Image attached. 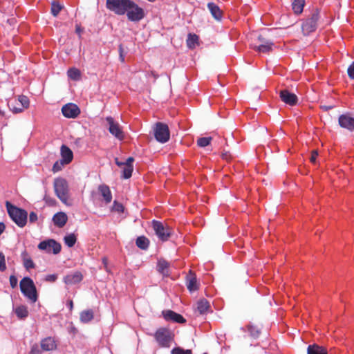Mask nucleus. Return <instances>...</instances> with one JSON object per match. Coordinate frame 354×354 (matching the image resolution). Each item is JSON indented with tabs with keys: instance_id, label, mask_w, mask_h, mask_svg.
<instances>
[{
	"instance_id": "f257e3e1",
	"label": "nucleus",
	"mask_w": 354,
	"mask_h": 354,
	"mask_svg": "<svg viewBox=\"0 0 354 354\" xmlns=\"http://www.w3.org/2000/svg\"><path fill=\"white\" fill-rule=\"evenodd\" d=\"M53 187L55 195L65 205L70 206L71 202L69 200V188L67 181L62 178L54 180Z\"/></svg>"
},
{
	"instance_id": "f03ea898",
	"label": "nucleus",
	"mask_w": 354,
	"mask_h": 354,
	"mask_svg": "<svg viewBox=\"0 0 354 354\" xmlns=\"http://www.w3.org/2000/svg\"><path fill=\"white\" fill-rule=\"evenodd\" d=\"M6 206L11 219L20 227H23L27 223L28 213L26 210L19 208L10 202L6 201Z\"/></svg>"
},
{
	"instance_id": "7ed1b4c3",
	"label": "nucleus",
	"mask_w": 354,
	"mask_h": 354,
	"mask_svg": "<svg viewBox=\"0 0 354 354\" xmlns=\"http://www.w3.org/2000/svg\"><path fill=\"white\" fill-rule=\"evenodd\" d=\"M153 337L158 346L162 348H169L174 339V334L167 328H160L156 330Z\"/></svg>"
},
{
	"instance_id": "20e7f679",
	"label": "nucleus",
	"mask_w": 354,
	"mask_h": 354,
	"mask_svg": "<svg viewBox=\"0 0 354 354\" xmlns=\"http://www.w3.org/2000/svg\"><path fill=\"white\" fill-rule=\"evenodd\" d=\"M20 290L25 297L32 303L37 301L38 296L33 281L28 277H24L19 283Z\"/></svg>"
},
{
	"instance_id": "39448f33",
	"label": "nucleus",
	"mask_w": 354,
	"mask_h": 354,
	"mask_svg": "<svg viewBox=\"0 0 354 354\" xmlns=\"http://www.w3.org/2000/svg\"><path fill=\"white\" fill-rule=\"evenodd\" d=\"M132 1L131 0H106V7L118 15H124Z\"/></svg>"
},
{
	"instance_id": "423d86ee",
	"label": "nucleus",
	"mask_w": 354,
	"mask_h": 354,
	"mask_svg": "<svg viewBox=\"0 0 354 354\" xmlns=\"http://www.w3.org/2000/svg\"><path fill=\"white\" fill-rule=\"evenodd\" d=\"M152 227L158 237L162 241H166L170 237L172 230L167 225H165L162 222L153 220Z\"/></svg>"
},
{
	"instance_id": "0eeeda50",
	"label": "nucleus",
	"mask_w": 354,
	"mask_h": 354,
	"mask_svg": "<svg viewBox=\"0 0 354 354\" xmlns=\"http://www.w3.org/2000/svg\"><path fill=\"white\" fill-rule=\"evenodd\" d=\"M154 136L157 141L165 143L169 140L170 133L167 124L157 122L154 127Z\"/></svg>"
},
{
	"instance_id": "6e6552de",
	"label": "nucleus",
	"mask_w": 354,
	"mask_h": 354,
	"mask_svg": "<svg viewBox=\"0 0 354 354\" xmlns=\"http://www.w3.org/2000/svg\"><path fill=\"white\" fill-rule=\"evenodd\" d=\"M125 14L129 21L134 22L140 21L145 17L144 10L134 1H132Z\"/></svg>"
},
{
	"instance_id": "1a4fd4ad",
	"label": "nucleus",
	"mask_w": 354,
	"mask_h": 354,
	"mask_svg": "<svg viewBox=\"0 0 354 354\" xmlns=\"http://www.w3.org/2000/svg\"><path fill=\"white\" fill-rule=\"evenodd\" d=\"M319 19V12L315 10L311 15L310 18L306 19L301 26L304 35H308L314 32L317 28V23Z\"/></svg>"
},
{
	"instance_id": "9d476101",
	"label": "nucleus",
	"mask_w": 354,
	"mask_h": 354,
	"mask_svg": "<svg viewBox=\"0 0 354 354\" xmlns=\"http://www.w3.org/2000/svg\"><path fill=\"white\" fill-rule=\"evenodd\" d=\"M38 248L44 250L48 253L53 252L55 254H59L61 251V244L54 239H48L40 242Z\"/></svg>"
},
{
	"instance_id": "9b49d317",
	"label": "nucleus",
	"mask_w": 354,
	"mask_h": 354,
	"mask_svg": "<svg viewBox=\"0 0 354 354\" xmlns=\"http://www.w3.org/2000/svg\"><path fill=\"white\" fill-rule=\"evenodd\" d=\"M106 121L108 123V129L109 133L117 139L122 140L124 138V133L120 124L118 122H115L111 116L106 117Z\"/></svg>"
},
{
	"instance_id": "f8f14e48",
	"label": "nucleus",
	"mask_w": 354,
	"mask_h": 354,
	"mask_svg": "<svg viewBox=\"0 0 354 354\" xmlns=\"http://www.w3.org/2000/svg\"><path fill=\"white\" fill-rule=\"evenodd\" d=\"M62 113L67 118H75L80 114V109L75 104L68 103L62 106Z\"/></svg>"
},
{
	"instance_id": "ddd939ff",
	"label": "nucleus",
	"mask_w": 354,
	"mask_h": 354,
	"mask_svg": "<svg viewBox=\"0 0 354 354\" xmlns=\"http://www.w3.org/2000/svg\"><path fill=\"white\" fill-rule=\"evenodd\" d=\"M339 125L350 131H354V118L350 113L342 114L338 118Z\"/></svg>"
},
{
	"instance_id": "4468645a",
	"label": "nucleus",
	"mask_w": 354,
	"mask_h": 354,
	"mask_svg": "<svg viewBox=\"0 0 354 354\" xmlns=\"http://www.w3.org/2000/svg\"><path fill=\"white\" fill-rule=\"evenodd\" d=\"M186 286L190 292H195L199 289L200 283L197 280L196 275L192 270L186 276Z\"/></svg>"
},
{
	"instance_id": "2eb2a0df",
	"label": "nucleus",
	"mask_w": 354,
	"mask_h": 354,
	"mask_svg": "<svg viewBox=\"0 0 354 354\" xmlns=\"http://www.w3.org/2000/svg\"><path fill=\"white\" fill-rule=\"evenodd\" d=\"M279 96L282 102L290 106H295L297 104V96L290 93L287 89L281 90L279 92Z\"/></svg>"
},
{
	"instance_id": "dca6fc26",
	"label": "nucleus",
	"mask_w": 354,
	"mask_h": 354,
	"mask_svg": "<svg viewBox=\"0 0 354 354\" xmlns=\"http://www.w3.org/2000/svg\"><path fill=\"white\" fill-rule=\"evenodd\" d=\"M258 39L261 44L259 46H254V50L263 53H269L272 50L273 42L265 39L261 35L258 37Z\"/></svg>"
},
{
	"instance_id": "f3484780",
	"label": "nucleus",
	"mask_w": 354,
	"mask_h": 354,
	"mask_svg": "<svg viewBox=\"0 0 354 354\" xmlns=\"http://www.w3.org/2000/svg\"><path fill=\"white\" fill-rule=\"evenodd\" d=\"M162 315L164 319L167 321H173L174 322L180 324L186 322V319L181 315L171 310L162 311Z\"/></svg>"
},
{
	"instance_id": "a211bd4d",
	"label": "nucleus",
	"mask_w": 354,
	"mask_h": 354,
	"mask_svg": "<svg viewBox=\"0 0 354 354\" xmlns=\"http://www.w3.org/2000/svg\"><path fill=\"white\" fill-rule=\"evenodd\" d=\"M41 348L44 351H51L57 348V344L55 340L51 337H46L41 341Z\"/></svg>"
},
{
	"instance_id": "6ab92c4d",
	"label": "nucleus",
	"mask_w": 354,
	"mask_h": 354,
	"mask_svg": "<svg viewBox=\"0 0 354 354\" xmlns=\"http://www.w3.org/2000/svg\"><path fill=\"white\" fill-rule=\"evenodd\" d=\"M83 276L80 272H75L64 277V281L66 284L73 285L80 282Z\"/></svg>"
},
{
	"instance_id": "aec40b11",
	"label": "nucleus",
	"mask_w": 354,
	"mask_h": 354,
	"mask_svg": "<svg viewBox=\"0 0 354 354\" xmlns=\"http://www.w3.org/2000/svg\"><path fill=\"white\" fill-rule=\"evenodd\" d=\"M61 156L62 162L66 165L69 164L73 158V151L70 148L64 145L61 147Z\"/></svg>"
},
{
	"instance_id": "412c9836",
	"label": "nucleus",
	"mask_w": 354,
	"mask_h": 354,
	"mask_svg": "<svg viewBox=\"0 0 354 354\" xmlns=\"http://www.w3.org/2000/svg\"><path fill=\"white\" fill-rule=\"evenodd\" d=\"M68 221V216L64 212H58L53 216V221L58 227H63Z\"/></svg>"
},
{
	"instance_id": "4be33fe9",
	"label": "nucleus",
	"mask_w": 354,
	"mask_h": 354,
	"mask_svg": "<svg viewBox=\"0 0 354 354\" xmlns=\"http://www.w3.org/2000/svg\"><path fill=\"white\" fill-rule=\"evenodd\" d=\"M307 354H328L327 348L317 344H310L307 348Z\"/></svg>"
},
{
	"instance_id": "5701e85b",
	"label": "nucleus",
	"mask_w": 354,
	"mask_h": 354,
	"mask_svg": "<svg viewBox=\"0 0 354 354\" xmlns=\"http://www.w3.org/2000/svg\"><path fill=\"white\" fill-rule=\"evenodd\" d=\"M98 190L100 192L106 203H111L112 200V194L109 186L106 185H101L99 186Z\"/></svg>"
},
{
	"instance_id": "b1692460",
	"label": "nucleus",
	"mask_w": 354,
	"mask_h": 354,
	"mask_svg": "<svg viewBox=\"0 0 354 354\" xmlns=\"http://www.w3.org/2000/svg\"><path fill=\"white\" fill-rule=\"evenodd\" d=\"M209 308V303L205 299H201L197 302V311L200 315L207 313Z\"/></svg>"
},
{
	"instance_id": "393cba45",
	"label": "nucleus",
	"mask_w": 354,
	"mask_h": 354,
	"mask_svg": "<svg viewBox=\"0 0 354 354\" xmlns=\"http://www.w3.org/2000/svg\"><path fill=\"white\" fill-rule=\"evenodd\" d=\"M207 7L211 14L216 19L219 20L222 18V11L217 5L214 3H209Z\"/></svg>"
},
{
	"instance_id": "a878e982",
	"label": "nucleus",
	"mask_w": 354,
	"mask_h": 354,
	"mask_svg": "<svg viewBox=\"0 0 354 354\" xmlns=\"http://www.w3.org/2000/svg\"><path fill=\"white\" fill-rule=\"evenodd\" d=\"M169 263L164 260L160 259L158 262L157 268L158 271L161 273L164 276H168L169 275Z\"/></svg>"
},
{
	"instance_id": "bb28decb",
	"label": "nucleus",
	"mask_w": 354,
	"mask_h": 354,
	"mask_svg": "<svg viewBox=\"0 0 354 354\" xmlns=\"http://www.w3.org/2000/svg\"><path fill=\"white\" fill-rule=\"evenodd\" d=\"M94 317V313L92 310H86L81 312L80 319L83 323H88Z\"/></svg>"
},
{
	"instance_id": "cd10ccee",
	"label": "nucleus",
	"mask_w": 354,
	"mask_h": 354,
	"mask_svg": "<svg viewBox=\"0 0 354 354\" xmlns=\"http://www.w3.org/2000/svg\"><path fill=\"white\" fill-rule=\"evenodd\" d=\"M15 313L18 318L25 319L28 316V310L27 306L21 305L15 308Z\"/></svg>"
},
{
	"instance_id": "c85d7f7f",
	"label": "nucleus",
	"mask_w": 354,
	"mask_h": 354,
	"mask_svg": "<svg viewBox=\"0 0 354 354\" xmlns=\"http://www.w3.org/2000/svg\"><path fill=\"white\" fill-rule=\"evenodd\" d=\"M305 5L304 0H294L292 3V8L296 15H299L303 12Z\"/></svg>"
},
{
	"instance_id": "c756f323",
	"label": "nucleus",
	"mask_w": 354,
	"mask_h": 354,
	"mask_svg": "<svg viewBox=\"0 0 354 354\" xmlns=\"http://www.w3.org/2000/svg\"><path fill=\"white\" fill-rule=\"evenodd\" d=\"M136 243L139 248L142 250H147L149 245V241L147 237L140 236L137 238Z\"/></svg>"
},
{
	"instance_id": "7c9ffc66",
	"label": "nucleus",
	"mask_w": 354,
	"mask_h": 354,
	"mask_svg": "<svg viewBox=\"0 0 354 354\" xmlns=\"http://www.w3.org/2000/svg\"><path fill=\"white\" fill-rule=\"evenodd\" d=\"M64 243L69 248L74 246L77 241V236L75 234L71 233L64 236Z\"/></svg>"
},
{
	"instance_id": "2f4dec72",
	"label": "nucleus",
	"mask_w": 354,
	"mask_h": 354,
	"mask_svg": "<svg viewBox=\"0 0 354 354\" xmlns=\"http://www.w3.org/2000/svg\"><path fill=\"white\" fill-rule=\"evenodd\" d=\"M69 78L73 80H78L81 77V73L79 69L71 68L67 72Z\"/></svg>"
},
{
	"instance_id": "473e14b6",
	"label": "nucleus",
	"mask_w": 354,
	"mask_h": 354,
	"mask_svg": "<svg viewBox=\"0 0 354 354\" xmlns=\"http://www.w3.org/2000/svg\"><path fill=\"white\" fill-rule=\"evenodd\" d=\"M198 37L195 34H189L187 39V45L189 48H194L198 43Z\"/></svg>"
},
{
	"instance_id": "72a5a7b5",
	"label": "nucleus",
	"mask_w": 354,
	"mask_h": 354,
	"mask_svg": "<svg viewBox=\"0 0 354 354\" xmlns=\"http://www.w3.org/2000/svg\"><path fill=\"white\" fill-rule=\"evenodd\" d=\"M133 170V165H124L123 166V169H122V177L123 178H124V179L129 178L131 176V175H132Z\"/></svg>"
},
{
	"instance_id": "f704fd0d",
	"label": "nucleus",
	"mask_w": 354,
	"mask_h": 354,
	"mask_svg": "<svg viewBox=\"0 0 354 354\" xmlns=\"http://www.w3.org/2000/svg\"><path fill=\"white\" fill-rule=\"evenodd\" d=\"M248 330L250 335L254 338H257L261 333V329L258 326L250 325L248 326Z\"/></svg>"
},
{
	"instance_id": "c9c22d12",
	"label": "nucleus",
	"mask_w": 354,
	"mask_h": 354,
	"mask_svg": "<svg viewBox=\"0 0 354 354\" xmlns=\"http://www.w3.org/2000/svg\"><path fill=\"white\" fill-rule=\"evenodd\" d=\"M212 140V137L200 138L197 140V145L201 147H205L210 144Z\"/></svg>"
},
{
	"instance_id": "e433bc0d",
	"label": "nucleus",
	"mask_w": 354,
	"mask_h": 354,
	"mask_svg": "<svg viewBox=\"0 0 354 354\" xmlns=\"http://www.w3.org/2000/svg\"><path fill=\"white\" fill-rule=\"evenodd\" d=\"M62 9V6L58 2L53 1L52 3L51 13L53 16H55V17L57 16Z\"/></svg>"
},
{
	"instance_id": "4c0bfd02",
	"label": "nucleus",
	"mask_w": 354,
	"mask_h": 354,
	"mask_svg": "<svg viewBox=\"0 0 354 354\" xmlns=\"http://www.w3.org/2000/svg\"><path fill=\"white\" fill-rule=\"evenodd\" d=\"M18 101L21 104L23 109H27L29 106L30 101L26 95H21L18 96Z\"/></svg>"
},
{
	"instance_id": "58836bf2",
	"label": "nucleus",
	"mask_w": 354,
	"mask_h": 354,
	"mask_svg": "<svg viewBox=\"0 0 354 354\" xmlns=\"http://www.w3.org/2000/svg\"><path fill=\"white\" fill-rule=\"evenodd\" d=\"M171 354H192V351L190 349L185 350L180 347H176L171 351Z\"/></svg>"
},
{
	"instance_id": "ea45409f",
	"label": "nucleus",
	"mask_w": 354,
	"mask_h": 354,
	"mask_svg": "<svg viewBox=\"0 0 354 354\" xmlns=\"http://www.w3.org/2000/svg\"><path fill=\"white\" fill-rule=\"evenodd\" d=\"M112 211L117 212L118 213L123 212L124 206L122 205V204L115 201L113 204Z\"/></svg>"
},
{
	"instance_id": "a19ab883",
	"label": "nucleus",
	"mask_w": 354,
	"mask_h": 354,
	"mask_svg": "<svg viewBox=\"0 0 354 354\" xmlns=\"http://www.w3.org/2000/svg\"><path fill=\"white\" fill-rule=\"evenodd\" d=\"M8 106L10 109L14 113H19L24 111L23 108L16 106L15 104L12 102H8Z\"/></svg>"
},
{
	"instance_id": "79ce46f5",
	"label": "nucleus",
	"mask_w": 354,
	"mask_h": 354,
	"mask_svg": "<svg viewBox=\"0 0 354 354\" xmlns=\"http://www.w3.org/2000/svg\"><path fill=\"white\" fill-rule=\"evenodd\" d=\"M24 268L27 270H30V269H33L35 268V264L32 260V259H25V261L23 262Z\"/></svg>"
},
{
	"instance_id": "37998d69",
	"label": "nucleus",
	"mask_w": 354,
	"mask_h": 354,
	"mask_svg": "<svg viewBox=\"0 0 354 354\" xmlns=\"http://www.w3.org/2000/svg\"><path fill=\"white\" fill-rule=\"evenodd\" d=\"M6 270L5 255L0 252V271L3 272Z\"/></svg>"
},
{
	"instance_id": "c03bdc74",
	"label": "nucleus",
	"mask_w": 354,
	"mask_h": 354,
	"mask_svg": "<svg viewBox=\"0 0 354 354\" xmlns=\"http://www.w3.org/2000/svg\"><path fill=\"white\" fill-rule=\"evenodd\" d=\"M29 354H42V350L39 348L38 344H35L31 346Z\"/></svg>"
},
{
	"instance_id": "a18cd8bd",
	"label": "nucleus",
	"mask_w": 354,
	"mask_h": 354,
	"mask_svg": "<svg viewBox=\"0 0 354 354\" xmlns=\"http://www.w3.org/2000/svg\"><path fill=\"white\" fill-rule=\"evenodd\" d=\"M63 165H66L65 163L62 162V160H61L60 162L57 161L55 162L53 167V171L54 173L57 172L62 169V167Z\"/></svg>"
},
{
	"instance_id": "49530a36",
	"label": "nucleus",
	"mask_w": 354,
	"mask_h": 354,
	"mask_svg": "<svg viewBox=\"0 0 354 354\" xmlns=\"http://www.w3.org/2000/svg\"><path fill=\"white\" fill-rule=\"evenodd\" d=\"M347 73H348V77L351 79L354 80V61L348 66V68L347 69Z\"/></svg>"
},
{
	"instance_id": "de8ad7c7",
	"label": "nucleus",
	"mask_w": 354,
	"mask_h": 354,
	"mask_svg": "<svg viewBox=\"0 0 354 354\" xmlns=\"http://www.w3.org/2000/svg\"><path fill=\"white\" fill-rule=\"evenodd\" d=\"M57 279V274H48L45 277V281L48 282H55Z\"/></svg>"
},
{
	"instance_id": "09e8293b",
	"label": "nucleus",
	"mask_w": 354,
	"mask_h": 354,
	"mask_svg": "<svg viewBox=\"0 0 354 354\" xmlns=\"http://www.w3.org/2000/svg\"><path fill=\"white\" fill-rule=\"evenodd\" d=\"M10 286L14 288L17 286V278L15 275H11L9 279Z\"/></svg>"
},
{
	"instance_id": "8fccbe9b",
	"label": "nucleus",
	"mask_w": 354,
	"mask_h": 354,
	"mask_svg": "<svg viewBox=\"0 0 354 354\" xmlns=\"http://www.w3.org/2000/svg\"><path fill=\"white\" fill-rule=\"evenodd\" d=\"M37 215L35 212H31L29 214V221L30 223H35L37 221Z\"/></svg>"
},
{
	"instance_id": "3c124183",
	"label": "nucleus",
	"mask_w": 354,
	"mask_h": 354,
	"mask_svg": "<svg viewBox=\"0 0 354 354\" xmlns=\"http://www.w3.org/2000/svg\"><path fill=\"white\" fill-rule=\"evenodd\" d=\"M317 156H318L317 151L313 150L311 153V156H310V162L315 164L316 162V159H317Z\"/></svg>"
},
{
	"instance_id": "603ef678",
	"label": "nucleus",
	"mask_w": 354,
	"mask_h": 354,
	"mask_svg": "<svg viewBox=\"0 0 354 354\" xmlns=\"http://www.w3.org/2000/svg\"><path fill=\"white\" fill-rule=\"evenodd\" d=\"M21 259H22L23 262L25 261V259H31L30 254L28 253V252L26 250H24L21 252Z\"/></svg>"
},
{
	"instance_id": "864d4df0",
	"label": "nucleus",
	"mask_w": 354,
	"mask_h": 354,
	"mask_svg": "<svg viewBox=\"0 0 354 354\" xmlns=\"http://www.w3.org/2000/svg\"><path fill=\"white\" fill-rule=\"evenodd\" d=\"M221 157H222L223 159H224V160H225L227 161H229L230 160L232 159V156H231V154L228 151H225V152L222 153Z\"/></svg>"
},
{
	"instance_id": "5fc2aeb1",
	"label": "nucleus",
	"mask_w": 354,
	"mask_h": 354,
	"mask_svg": "<svg viewBox=\"0 0 354 354\" xmlns=\"http://www.w3.org/2000/svg\"><path fill=\"white\" fill-rule=\"evenodd\" d=\"M119 53H120V59L122 62H124V50H123V47H122V44H120L119 46Z\"/></svg>"
},
{
	"instance_id": "6e6d98bb",
	"label": "nucleus",
	"mask_w": 354,
	"mask_h": 354,
	"mask_svg": "<svg viewBox=\"0 0 354 354\" xmlns=\"http://www.w3.org/2000/svg\"><path fill=\"white\" fill-rule=\"evenodd\" d=\"M44 200L46 201V202L48 204L51 205H55V203H56V201H55V200L54 198H52L48 197L47 196H45Z\"/></svg>"
},
{
	"instance_id": "4d7b16f0",
	"label": "nucleus",
	"mask_w": 354,
	"mask_h": 354,
	"mask_svg": "<svg viewBox=\"0 0 354 354\" xmlns=\"http://www.w3.org/2000/svg\"><path fill=\"white\" fill-rule=\"evenodd\" d=\"M102 263H103V265H104V269H105L107 272H109V267H108V259H107V257H104L102 259Z\"/></svg>"
},
{
	"instance_id": "13d9d810",
	"label": "nucleus",
	"mask_w": 354,
	"mask_h": 354,
	"mask_svg": "<svg viewBox=\"0 0 354 354\" xmlns=\"http://www.w3.org/2000/svg\"><path fill=\"white\" fill-rule=\"evenodd\" d=\"M134 161V158L133 157H129L126 162H124V165H133V162Z\"/></svg>"
},
{
	"instance_id": "bf43d9fd",
	"label": "nucleus",
	"mask_w": 354,
	"mask_h": 354,
	"mask_svg": "<svg viewBox=\"0 0 354 354\" xmlns=\"http://www.w3.org/2000/svg\"><path fill=\"white\" fill-rule=\"evenodd\" d=\"M333 107H334L333 106H326V105L321 106V109L324 110V111H328L329 109H331Z\"/></svg>"
},
{
	"instance_id": "052dcab7",
	"label": "nucleus",
	"mask_w": 354,
	"mask_h": 354,
	"mask_svg": "<svg viewBox=\"0 0 354 354\" xmlns=\"http://www.w3.org/2000/svg\"><path fill=\"white\" fill-rule=\"evenodd\" d=\"M115 162L118 167H123L124 165V162H120L118 158H115Z\"/></svg>"
},
{
	"instance_id": "680f3d73",
	"label": "nucleus",
	"mask_w": 354,
	"mask_h": 354,
	"mask_svg": "<svg viewBox=\"0 0 354 354\" xmlns=\"http://www.w3.org/2000/svg\"><path fill=\"white\" fill-rule=\"evenodd\" d=\"M5 225L3 223H0V235L3 233L5 230Z\"/></svg>"
},
{
	"instance_id": "e2e57ef3",
	"label": "nucleus",
	"mask_w": 354,
	"mask_h": 354,
	"mask_svg": "<svg viewBox=\"0 0 354 354\" xmlns=\"http://www.w3.org/2000/svg\"><path fill=\"white\" fill-rule=\"evenodd\" d=\"M68 306L69 307L70 310H72L73 308V302L72 300H69L68 301Z\"/></svg>"
},
{
	"instance_id": "0e129e2a",
	"label": "nucleus",
	"mask_w": 354,
	"mask_h": 354,
	"mask_svg": "<svg viewBox=\"0 0 354 354\" xmlns=\"http://www.w3.org/2000/svg\"><path fill=\"white\" fill-rule=\"evenodd\" d=\"M151 75H152L153 76H154L155 77H156V76L155 75V74H154V73H153V72H151Z\"/></svg>"
},
{
	"instance_id": "69168bd1",
	"label": "nucleus",
	"mask_w": 354,
	"mask_h": 354,
	"mask_svg": "<svg viewBox=\"0 0 354 354\" xmlns=\"http://www.w3.org/2000/svg\"><path fill=\"white\" fill-rule=\"evenodd\" d=\"M204 354H207V353H204Z\"/></svg>"
},
{
	"instance_id": "338daca9",
	"label": "nucleus",
	"mask_w": 354,
	"mask_h": 354,
	"mask_svg": "<svg viewBox=\"0 0 354 354\" xmlns=\"http://www.w3.org/2000/svg\"><path fill=\"white\" fill-rule=\"evenodd\" d=\"M204 354H207V353H204Z\"/></svg>"
}]
</instances>
